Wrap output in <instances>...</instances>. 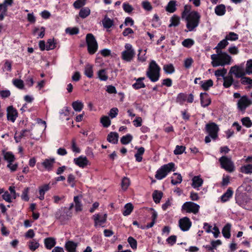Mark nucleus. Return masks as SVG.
Segmentation results:
<instances>
[{"label":"nucleus","instance_id":"obj_53","mask_svg":"<svg viewBox=\"0 0 252 252\" xmlns=\"http://www.w3.org/2000/svg\"><path fill=\"white\" fill-rule=\"evenodd\" d=\"M39 246V244L34 239L29 242V247L32 251H34Z\"/></svg>","mask_w":252,"mask_h":252},{"label":"nucleus","instance_id":"obj_27","mask_svg":"<svg viewBox=\"0 0 252 252\" xmlns=\"http://www.w3.org/2000/svg\"><path fill=\"white\" fill-rule=\"evenodd\" d=\"M176 10V1L174 0L169 1L165 7V10L169 13H173Z\"/></svg>","mask_w":252,"mask_h":252},{"label":"nucleus","instance_id":"obj_22","mask_svg":"<svg viewBox=\"0 0 252 252\" xmlns=\"http://www.w3.org/2000/svg\"><path fill=\"white\" fill-rule=\"evenodd\" d=\"M145 79V77H139L137 79L135 78L136 82L132 84V88L135 90H139L141 88L146 87L145 84L143 82V80Z\"/></svg>","mask_w":252,"mask_h":252},{"label":"nucleus","instance_id":"obj_55","mask_svg":"<svg viewBox=\"0 0 252 252\" xmlns=\"http://www.w3.org/2000/svg\"><path fill=\"white\" fill-rule=\"evenodd\" d=\"M241 122L243 126L247 127H250L252 126V122L248 117H244L241 119Z\"/></svg>","mask_w":252,"mask_h":252},{"label":"nucleus","instance_id":"obj_43","mask_svg":"<svg viewBox=\"0 0 252 252\" xmlns=\"http://www.w3.org/2000/svg\"><path fill=\"white\" fill-rule=\"evenodd\" d=\"M133 137L130 134H127L121 138V142L122 144L126 145L130 143L132 140Z\"/></svg>","mask_w":252,"mask_h":252},{"label":"nucleus","instance_id":"obj_26","mask_svg":"<svg viewBox=\"0 0 252 252\" xmlns=\"http://www.w3.org/2000/svg\"><path fill=\"white\" fill-rule=\"evenodd\" d=\"M119 135L116 132H111L108 134L107 140V141L112 144H117L118 141Z\"/></svg>","mask_w":252,"mask_h":252},{"label":"nucleus","instance_id":"obj_56","mask_svg":"<svg viewBox=\"0 0 252 252\" xmlns=\"http://www.w3.org/2000/svg\"><path fill=\"white\" fill-rule=\"evenodd\" d=\"M13 84L15 86L20 89H23L24 87V82L21 79H15L13 80Z\"/></svg>","mask_w":252,"mask_h":252},{"label":"nucleus","instance_id":"obj_4","mask_svg":"<svg viewBox=\"0 0 252 252\" xmlns=\"http://www.w3.org/2000/svg\"><path fill=\"white\" fill-rule=\"evenodd\" d=\"M86 42L89 54L93 55L95 53L98 46L94 36L92 33H88L86 36Z\"/></svg>","mask_w":252,"mask_h":252},{"label":"nucleus","instance_id":"obj_39","mask_svg":"<svg viewBox=\"0 0 252 252\" xmlns=\"http://www.w3.org/2000/svg\"><path fill=\"white\" fill-rule=\"evenodd\" d=\"M173 175L176 177V179H174L173 177H172L171 184L173 185H176L178 184H180L182 181V177L180 174L175 173Z\"/></svg>","mask_w":252,"mask_h":252},{"label":"nucleus","instance_id":"obj_13","mask_svg":"<svg viewBox=\"0 0 252 252\" xmlns=\"http://www.w3.org/2000/svg\"><path fill=\"white\" fill-rule=\"evenodd\" d=\"M18 117V112L13 106L7 108V119L8 121L14 122Z\"/></svg>","mask_w":252,"mask_h":252},{"label":"nucleus","instance_id":"obj_29","mask_svg":"<svg viewBox=\"0 0 252 252\" xmlns=\"http://www.w3.org/2000/svg\"><path fill=\"white\" fill-rule=\"evenodd\" d=\"M152 196L154 202L156 204L159 203L163 196V192L161 191L155 190L153 192Z\"/></svg>","mask_w":252,"mask_h":252},{"label":"nucleus","instance_id":"obj_36","mask_svg":"<svg viewBox=\"0 0 252 252\" xmlns=\"http://www.w3.org/2000/svg\"><path fill=\"white\" fill-rule=\"evenodd\" d=\"M170 24L169 25V27H177L180 23V17L176 15H174L170 18Z\"/></svg>","mask_w":252,"mask_h":252},{"label":"nucleus","instance_id":"obj_6","mask_svg":"<svg viewBox=\"0 0 252 252\" xmlns=\"http://www.w3.org/2000/svg\"><path fill=\"white\" fill-rule=\"evenodd\" d=\"M200 206L191 201L185 202L181 207V211L183 213H193L197 214L199 211Z\"/></svg>","mask_w":252,"mask_h":252},{"label":"nucleus","instance_id":"obj_2","mask_svg":"<svg viewBox=\"0 0 252 252\" xmlns=\"http://www.w3.org/2000/svg\"><path fill=\"white\" fill-rule=\"evenodd\" d=\"M211 59L212 60L211 63L213 67L230 64L231 61V57L225 52L219 55L213 54L211 56Z\"/></svg>","mask_w":252,"mask_h":252},{"label":"nucleus","instance_id":"obj_62","mask_svg":"<svg viewBox=\"0 0 252 252\" xmlns=\"http://www.w3.org/2000/svg\"><path fill=\"white\" fill-rule=\"evenodd\" d=\"M29 188L27 187L24 189L22 192L21 195V198L22 200L25 201H28L29 200V197L28 196V193L29 191Z\"/></svg>","mask_w":252,"mask_h":252},{"label":"nucleus","instance_id":"obj_47","mask_svg":"<svg viewBox=\"0 0 252 252\" xmlns=\"http://www.w3.org/2000/svg\"><path fill=\"white\" fill-rule=\"evenodd\" d=\"M130 185V180L127 177H125L122 179L121 187L124 190H126Z\"/></svg>","mask_w":252,"mask_h":252},{"label":"nucleus","instance_id":"obj_48","mask_svg":"<svg viewBox=\"0 0 252 252\" xmlns=\"http://www.w3.org/2000/svg\"><path fill=\"white\" fill-rule=\"evenodd\" d=\"M241 171L245 174H252V164H247L242 166Z\"/></svg>","mask_w":252,"mask_h":252},{"label":"nucleus","instance_id":"obj_11","mask_svg":"<svg viewBox=\"0 0 252 252\" xmlns=\"http://www.w3.org/2000/svg\"><path fill=\"white\" fill-rule=\"evenodd\" d=\"M252 104V100L247 95L241 96L237 103L238 108L241 111H244L248 106Z\"/></svg>","mask_w":252,"mask_h":252},{"label":"nucleus","instance_id":"obj_5","mask_svg":"<svg viewBox=\"0 0 252 252\" xmlns=\"http://www.w3.org/2000/svg\"><path fill=\"white\" fill-rule=\"evenodd\" d=\"M174 166L175 164L173 162L163 165L156 172L155 178L158 180L163 179L167 176L168 173L171 171H175Z\"/></svg>","mask_w":252,"mask_h":252},{"label":"nucleus","instance_id":"obj_46","mask_svg":"<svg viewBox=\"0 0 252 252\" xmlns=\"http://www.w3.org/2000/svg\"><path fill=\"white\" fill-rule=\"evenodd\" d=\"M194 44V41L191 38H187L184 40L182 42V45L186 48H190Z\"/></svg>","mask_w":252,"mask_h":252},{"label":"nucleus","instance_id":"obj_42","mask_svg":"<svg viewBox=\"0 0 252 252\" xmlns=\"http://www.w3.org/2000/svg\"><path fill=\"white\" fill-rule=\"evenodd\" d=\"M187 94L183 93H179L176 97V102L180 104H183L184 102L187 100Z\"/></svg>","mask_w":252,"mask_h":252},{"label":"nucleus","instance_id":"obj_34","mask_svg":"<svg viewBox=\"0 0 252 252\" xmlns=\"http://www.w3.org/2000/svg\"><path fill=\"white\" fill-rule=\"evenodd\" d=\"M103 26L104 28L109 29L114 25V21L106 16L102 21Z\"/></svg>","mask_w":252,"mask_h":252},{"label":"nucleus","instance_id":"obj_10","mask_svg":"<svg viewBox=\"0 0 252 252\" xmlns=\"http://www.w3.org/2000/svg\"><path fill=\"white\" fill-rule=\"evenodd\" d=\"M68 211L66 210V208H61L58 210L55 214V217L57 220L60 221L62 223H63L68 219V216H70L68 215Z\"/></svg>","mask_w":252,"mask_h":252},{"label":"nucleus","instance_id":"obj_52","mask_svg":"<svg viewBox=\"0 0 252 252\" xmlns=\"http://www.w3.org/2000/svg\"><path fill=\"white\" fill-rule=\"evenodd\" d=\"M246 74L250 75L252 74V60H249L247 62L246 70L245 71Z\"/></svg>","mask_w":252,"mask_h":252},{"label":"nucleus","instance_id":"obj_40","mask_svg":"<svg viewBox=\"0 0 252 252\" xmlns=\"http://www.w3.org/2000/svg\"><path fill=\"white\" fill-rule=\"evenodd\" d=\"M163 69L166 74H172L175 71V68L172 63L164 65Z\"/></svg>","mask_w":252,"mask_h":252},{"label":"nucleus","instance_id":"obj_24","mask_svg":"<svg viewBox=\"0 0 252 252\" xmlns=\"http://www.w3.org/2000/svg\"><path fill=\"white\" fill-rule=\"evenodd\" d=\"M203 180L199 176H195L192 179L191 187L194 189H197L203 185Z\"/></svg>","mask_w":252,"mask_h":252},{"label":"nucleus","instance_id":"obj_31","mask_svg":"<svg viewBox=\"0 0 252 252\" xmlns=\"http://www.w3.org/2000/svg\"><path fill=\"white\" fill-rule=\"evenodd\" d=\"M223 86L225 88H229L233 83V78L231 75H228L223 78Z\"/></svg>","mask_w":252,"mask_h":252},{"label":"nucleus","instance_id":"obj_49","mask_svg":"<svg viewBox=\"0 0 252 252\" xmlns=\"http://www.w3.org/2000/svg\"><path fill=\"white\" fill-rule=\"evenodd\" d=\"M236 203L240 206H243L245 205V203L243 200V195L240 193H236L235 197Z\"/></svg>","mask_w":252,"mask_h":252},{"label":"nucleus","instance_id":"obj_51","mask_svg":"<svg viewBox=\"0 0 252 252\" xmlns=\"http://www.w3.org/2000/svg\"><path fill=\"white\" fill-rule=\"evenodd\" d=\"M127 242L133 250H136L137 249V242L134 238L129 236L127 239Z\"/></svg>","mask_w":252,"mask_h":252},{"label":"nucleus","instance_id":"obj_57","mask_svg":"<svg viewBox=\"0 0 252 252\" xmlns=\"http://www.w3.org/2000/svg\"><path fill=\"white\" fill-rule=\"evenodd\" d=\"M227 73V69L225 68H223L222 69H218L215 71V75L217 77H222L223 78L225 76V75Z\"/></svg>","mask_w":252,"mask_h":252},{"label":"nucleus","instance_id":"obj_37","mask_svg":"<svg viewBox=\"0 0 252 252\" xmlns=\"http://www.w3.org/2000/svg\"><path fill=\"white\" fill-rule=\"evenodd\" d=\"M72 106L75 111L80 112L83 108L84 104L82 102L77 100L72 102Z\"/></svg>","mask_w":252,"mask_h":252},{"label":"nucleus","instance_id":"obj_3","mask_svg":"<svg viewBox=\"0 0 252 252\" xmlns=\"http://www.w3.org/2000/svg\"><path fill=\"white\" fill-rule=\"evenodd\" d=\"M161 68L155 61H152L146 71V76L152 82H157L160 76Z\"/></svg>","mask_w":252,"mask_h":252},{"label":"nucleus","instance_id":"obj_41","mask_svg":"<svg viewBox=\"0 0 252 252\" xmlns=\"http://www.w3.org/2000/svg\"><path fill=\"white\" fill-rule=\"evenodd\" d=\"M90 14V9L88 7L82 8L79 12V16L82 18H85Z\"/></svg>","mask_w":252,"mask_h":252},{"label":"nucleus","instance_id":"obj_18","mask_svg":"<svg viewBox=\"0 0 252 252\" xmlns=\"http://www.w3.org/2000/svg\"><path fill=\"white\" fill-rule=\"evenodd\" d=\"M233 194V190L231 187L227 189L226 191L224 192L220 197L221 202L224 203L227 202L232 197Z\"/></svg>","mask_w":252,"mask_h":252},{"label":"nucleus","instance_id":"obj_1","mask_svg":"<svg viewBox=\"0 0 252 252\" xmlns=\"http://www.w3.org/2000/svg\"><path fill=\"white\" fill-rule=\"evenodd\" d=\"M201 16L196 11H191L185 18L187 22L186 27L189 32L193 31L199 24Z\"/></svg>","mask_w":252,"mask_h":252},{"label":"nucleus","instance_id":"obj_14","mask_svg":"<svg viewBox=\"0 0 252 252\" xmlns=\"http://www.w3.org/2000/svg\"><path fill=\"white\" fill-rule=\"evenodd\" d=\"M73 162L76 165L82 168L86 167L89 164V161L87 157L83 156L74 158Z\"/></svg>","mask_w":252,"mask_h":252},{"label":"nucleus","instance_id":"obj_12","mask_svg":"<svg viewBox=\"0 0 252 252\" xmlns=\"http://www.w3.org/2000/svg\"><path fill=\"white\" fill-rule=\"evenodd\" d=\"M192 225V222L187 217H183L179 220V226L181 230L183 231H187L189 230Z\"/></svg>","mask_w":252,"mask_h":252},{"label":"nucleus","instance_id":"obj_59","mask_svg":"<svg viewBox=\"0 0 252 252\" xmlns=\"http://www.w3.org/2000/svg\"><path fill=\"white\" fill-rule=\"evenodd\" d=\"M225 38L227 40L235 41L238 39V35L234 32H230Z\"/></svg>","mask_w":252,"mask_h":252},{"label":"nucleus","instance_id":"obj_58","mask_svg":"<svg viewBox=\"0 0 252 252\" xmlns=\"http://www.w3.org/2000/svg\"><path fill=\"white\" fill-rule=\"evenodd\" d=\"M186 150V147L184 146L177 145L174 151V154L176 155H181Z\"/></svg>","mask_w":252,"mask_h":252},{"label":"nucleus","instance_id":"obj_54","mask_svg":"<svg viewBox=\"0 0 252 252\" xmlns=\"http://www.w3.org/2000/svg\"><path fill=\"white\" fill-rule=\"evenodd\" d=\"M67 182L70 184L71 187L74 188L75 187V177L72 174H70L67 177Z\"/></svg>","mask_w":252,"mask_h":252},{"label":"nucleus","instance_id":"obj_17","mask_svg":"<svg viewBox=\"0 0 252 252\" xmlns=\"http://www.w3.org/2000/svg\"><path fill=\"white\" fill-rule=\"evenodd\" d=\"M100 216L99 214H95L93 216L94 220V226L97 227L98 225L101 226L106 221V215L105 214L104 217L100 219Z\"/></svg>","mask_w":252,"mask_h":252},{"label":"nucleus","instance_id":"obj_61","mask_svg":"<svg viewBox=\"0 0 252 252\" xmlns=\"http://www.w3.org/2000/svg\"><path fill=\"white\" fill-rule=\"evenodd\" d=\"M79 29L77 28H67L65 30V32L70 35H75L79 33Z\"/></svg>","mask_w":252,"mask_h":252},{"label":"nucleus","instance_id":"obj_23","mask_svg":"<svg viewBox=\"0 0 252 252\" xmlns=\"http://www.w3.org/2000/svg\"><path fill=\"white\" fill-rule=\"evenodd\" d=\"M77 247V243L72 241H67L64 246V248L67 252H75Z\"/></svg>","mask_w":252,"mask_h":252},{"label":"nucleus","instance_id":"obj_30","mask_svg":"<svg viewBox=\"0 0 252 252\" xmlns=\"http://www.w3.org/2000/svg\"><path fill=\"white\" fill-rule=\"evenodd\" d=\"M226 12L225 6L224 4H219L215 8V12L218 16H222L225 14Z\"/></svg>","mask_w":252,"mask_h":252},{"label":"nucleus","instance_id":"obj_9","mask_svg":"<svg viewBox=\"0 0 252 252\" xmlns=\"http://www.w3.org/2000/svg\"><path fill=\"white\" fill-rule=\"evenodd\" d=\"M206 129L207 133L213 139H216L219 130L218 126L215 123L212 122L206 125Z\"/></svg>","mask_w":252,"mask_h":252},{"label":"nucleus","instance_id":"obj_63","mask_svg":"<svg viewBox=\"0 0 252 252\" xmlns=\"http://www.w3.org/2000/svg\"><path fill=\"white\" fill-rule=\"evenodd\" d=\"M191 6L186 4L184 6V11L182 12V18H185L190 12Z\"/></svg>","mask_w":252,"mask_h":252},{"label":"nucleus","instance_id":"obj_44","mask_svg":"<svg viewBox=\"0 0 252 252\" xmlns=\"http://www.w3.org/2000/svg\"><path fill=\"white\" fill-rule=\"evenodd\" d=\"M100 123L104 127H108L111 125V121L109 117L103 116L100 119Z\"/></svg>","mask_w":252,"mask_h":252},{"label":"nucleus","instance_id":"obj_21","mask_svg":"<svg viewBox=\"0 0 252 252\" xmlns=\"http://www.w3.org/2000/svg\"><path fill=\"white\" fill-rule=\"evenodd\" d=\"M55 162V159L54 158H46L41 164L47 171H50L52 170Z\"/></svg>","mask_w":252,"mask_h":252},{"label":"nucleus","instance_id":"obj_8","mask_svg":"<svg viewBox=\"0 0 252 252\" xmlns=\"http://www.w3.org/2000/svg\"><path fill=\"white\" fill-rule=\"evenodd\" d=\"M219 161L221 168L224 169L226 171L232 172L234 170V165L230 158L223 156L219 158Z\"/></svg>","mask_w":252,"mask_h":252},{"label":"nucleus","instance_id":"obj_15","mask_svg":"<svg viewBox=\"0 0 252 252\" xmlns=\"http://www.w3.org/2000/svg\"><path fill=\"white\" fill-rule=\"evenodd\" d=\"M229 73L234 74L236 78H241L246 75L244 69L236 65L231 68Z\"/></svg>","mask_w":252,"mask_h":252},{"label":"nucleus","instance_id":"obj_50","mask_svg":"<svg viewBox=\"0 0 252 252\" xmlns=\"http://www.w3.org/2000/svg\"><path fill=\"white\" fill-rule=\"evenodd\" d=\"M8 8L1 3L0 4V21H2L7 15Z\"/></svg>","mask_w":252,"mask_h":252},{"label":"nucleus","instance_id":"obj_25","mask_svg":"<svg viewBox=\"0 0 252 252\" xmlns=\"http://www.w3.org/2000/svg\"><path fill=\"white\" fill-rule=\"evenodd\" d=\"M2 154L3 156V159L8 163L13 162L16 159L15 156L12 152H5L4 151H2Z\"/></svg>","mask_w":252,"mask_h":252},{"label":"nucleus","instance_id":"obj_20","mask_svg":"<svg viewBox=\"0 0 252 252\" xmlns=\"http://www.w3.org/2000/svg\"><path fill=\"white\" fill-rule=\"evenodd\" d=\"M44 243L45 248L48 250H51L56 244V239L53 237H48L44 239Z\"/></svg>","mask_w":252,"mask_h":252},{"label":"nucleus","instance_id":"obj_33","mask_svg":"<svg viewBox=\"0 0 252 252\" xmlns=\"http://www.w3.org/2000/svg\"><path fill=\"white\" fill-rule=\"evenodd\" d=\"M84 74L89 78H92L93 77L94 72L92 65L88 64L85 66Z\"/></svg>","mask_w":252,"mask_h":252},{"label":"nucleus","instance_id":"obj_19","mask_svg":"<svg viewBox=\"0 0 252 252\" xmlns=\"http://www.w3.org/2000/svg\"><path fill=\"white\" fill-rule=\"evenodd\" d=\"M199 84L200 85L202 90L207 91L209 90L210 88L213 86L214 82L212 79H210L205 81H200Z\"/></svg>","mask_w":252,"mask_h":252},{"label":"nucleus","instance_id":"obj_16","mask_svg":"<svg viewBox=\"0 0 252 252\" xmlns=\"http://www.w3.org/2000/svg\"><path fill=\"white\" fill-rule=\"evenodd\" d=\"M200 103L203 107L208 106L211 103V99L206 93H201L200 94Z\"/></svg>","mask_w":252,"mask_h":252},{"label":"nucleus","instance_id":"obj_35","mask_svg":"<svg viewBox=\"0 0 252 252\" xmlns=\"http://www.w3.org/2000/svg\"><path fill=\"white\" fill-rule=\"evenodd\" d=\"M125 210L123 212V215L125 216L129 215L133 210V206L131 203H126L124 207Z\"/></svg>","mask_w":252,"mask_h":252},{"label":"nucleus","instance_id":"obj_45","mask_svg":"<svg viewBox=\"0 0 252 252\" xmlns=\"http://www.w3.org/2000/svg\"><path fill=\"white\" fill-rule=\"evenodd\" d=\"M46 50L49 51L53 50L56 47V43L55 42L54 38L48 39L47 42Z\"/></svg>","mask_w":252,"mask_h":252},{"label":"nucleus","instance_id":"obj_7","mask_svg":"<svg viewBox=\"0 0 252 252\" xmlns=\"http://www.w3.org/2000/svg\"><path fill=\"white\" fill-rule=\"evenodd\" d=\"M125 48L126 49L122 52L121 58L125 61L130 62L135 56V51L130 44L126 43Z\"/></svg>","mask_w":252,"mask_h":252},{"label":"nucleus","instance_id":"obj_38","mask_svg":"<svg viewBox=\"0 0 252 252\" xmlns=\"http://www.w3.org/2000/svg\"><path fill=\"white\" fill-rule=\"evenodd\" d=\"M98 78L101 81H106L108 79V76L106 71V69H101L97 72Z\"/></svg>","mask_w":252,"mask_h":252},{"label":"nucleus","instance_id":"obj_60","mask_svg":"<svg viewBox=\"0 0 252 252\" xmlns=\"http://www.w3.org/2000/svg\"><path fill=\"white\" fill-rule=\"evenodd\" d=\"M86 4V0H77L73 3V6L76 9H80Z\"/></svg>","mask_w":252,"mask_h":252},{"label":"nucleus","instance_id":"obj_28","mask_svg":"<svg viewBox=\"0 0 252 252\" xmlns=\"http://www.w3.org/2000/svg\"><path fill=\"white\" fill-rule=\"evenodd\" d=\"M231 225L230 223H227L226 224L222 229V234L224 237L228 239L230 237V229Z\"/></svg>","mask_w":252,"mask_h":252},{"label":"nucleus","instance_id":"obj_32","mask_svg":"<svg viewBox=\"0 0 252 252\" xmlns=\"http://www.w3.org/2000/svg\"><path fill=\"white\" fill-rule=\"evenodd\" d=\"M75 203V211L77 212H81L83 210V205L80 201L79 196H75L73 198Z\"/></svg>","mask_w":252,"mask_h":252},{"label":"nucleus","instance_id":"obj_64","mask_svg":"<svg viewBox=\"0 0 252 252\" xmlns=\"http://www.w3.org/2000/svg\"><path fill=\"white\" fill-rule=\"evenodd\" d=\"M241 83L243 85H251L252 84V79L250 77L242 76L241 78Z\"/></svg>","mask_w":252,"mask_h":252}]
</instances>
